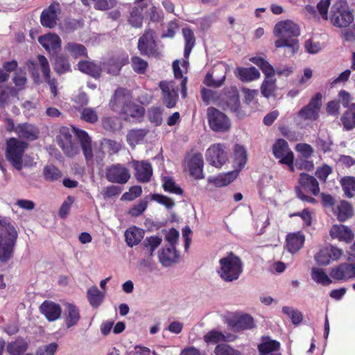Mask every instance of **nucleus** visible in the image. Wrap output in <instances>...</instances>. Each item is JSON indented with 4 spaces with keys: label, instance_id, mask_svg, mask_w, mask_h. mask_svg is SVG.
I'll return each instance as SVG.
<instances>
[{
    "label": "nucleus",
    "instance_id": "4",
    "mask_svg": "<svg viewBox=\"0 0 355 355\" xmlns=\"http://www.w3.org/2000/svg\"><path fill=\"white\" fill-rule=\"evenodd\" d=\"M300 186L295 189L297 197L304 202L315 204L316 200L304 193L302 190L309 192L313 196H318L320 193L319 183L315 178L306 173H301L298 180Z\"/></svg>",
    "mask_w": 355,
    "mask_h": 355
},
{
    "label": "nucleus",
    "instance_id": "48",
    "mask_svg": "<svg viewBox=\"0 0 355 355\" xmlns=\"http://www.w3.org/2000/svg\"><path fill=\"white\" fill-rule=\"evenodd\" d=\"M17 90L14 87H0V106L4 107L10 101V97H17Z\"/></svg>",
    "mask_w": 355,
    "mask_h": 355
},
{
    "label": "nucleus",
    "instance_id": "56",
    "mask_svg": "<svg viewBox=\"0 0 355 355\" xmlns=\"http://www.w3.org/2000/svg\"><path fill=\"white\" fill-rule=\"evenodd\" d=\"M131 67L135 72L138 74H144L148 67V62L139 56L131 58Z\"/></svg>",
    "mask_w": 355,
    "mask_h": 355
},
{
    "label": "nucleus",
    "instance_id": "32",
    "mask_svg": "<svg viewBox=\"0 0 355 355\" xmlns=\"http://www.w3.org/2000/svg\"><path fill=\"white\" fill-rule=\"evenodd\" d=\"M279 348V342L271 339L269 336L261 337V343L258 345L260 355H269L274 352H277Z\"/></svg>",
    "mask_w": 355,
    "mask_h": 355
},
{
    "label": "nucleus",
    "instance_id": "44",
    "mask_svg": "<svg viewBox=\"0 0 355 355\" xmlns=\"http://www.w3.org/2000/svg\"><path fill=\"white\" fill-rule=\"evenodd\" d=\"M174 76L175 78H182L180 83L182 97L184 99L187 96V77H183L182 71L180 67V61L175 60L172 64Z\"/></svg>",
    "mask_w": 355,
    "mask_h": 355
},
{
    "label": "nucleus",
    "instance_id": "61",
    "mask_svg": "<svg viewBox=\"0 0 355 355\" xmlns=\"http://www.w3.org/2000/svg\"><path fill=\"white\" fill-rule=\"evenodd\" d=\"M282 312L291 318L293 324H298L302 320V313L297 310H293L289 306H283Z\"/></svg>",
    "mask_w": 355,
    "mask_h": 355
},
{
    "label": "nucleus",
    "instance_id": "2",
    "mask_svg": "<svg viewBox=\"0 0 355 355\" xmlns=\"http://www.w3.org/2000/svg\"><path fill=\"white\" fill-rule=\"evenodd\" d=\"M220 268L218 273L220 278L226 282H232L237 280L243 270V264L241 259L233 252L220 259Z\"/></svg>",
    "mask_w": 355,
    "mask_h": 355
},
{
    "label": "nucleus",
    "instance_id": "34",
    "mask_svg": "<svg viewBox=\"0 0 355 355\" xmlns=\"http://www.w3.org/2000/svg\"><path fill=\"white\" fill-rule=\"evenodd\" d=\"M235 74L242 82H250L260 77L259 71L254 67H237Z\"/></svg>",
    "mask_w": 355,
    "mask_h": 355
},
{
    "label": "nucleus",
    "instance_id": "11",
    "mask_svg": "<svg viewBox=\"0 0 355 355\" xmlns=\"http://www.w3.org/2000/svg\"><path fill=\"white\" fill-rule=\"evenodd\" d=\"M57 142L67 157H73L79 152L78 144L73 139L67 128H60V134L57 136Z\"/></svg>",
    "mask_w": 355,
    "mask_h": 355
},
{
    "label": "nucleus",
    "instance_id": "38",
    "mask_svg": "<svg viewBox=\"0 0 355 355\" xmlns=\"http://www.w3.org/2000/svg\"><path fill=\"white\" fill-rule=\"evenodd\" d=\"M234 171H238L239 173L246 164L248 160L247 152L243 146L236 144L234 148Z\"/></svg>",
    "mask_w": 355,
    "mask_h": 355
},
{
    "label": "nucleus",
    "instance_id": "17",
    "mask_svg": "<svg viewBox=\"0 0 355 355\" xmlns=\"http://www.w3.org/2000/svg\"><path fill=\"white\" fill-rule=\"evenodd\" d=\"M203 167L204 160L201 153H196L187 157V168L190 175L195 179L200 180L204 178Z\"/></svg>",
    "mask_w": 355,
    "mask_h": 355
},
{
    "label": "nucleus",
    "instance_id": "7",
    "mask_svg": "<svg viewBox=\"0 0 355 355\" xmlns=\"http://www.w3.org/2000/svg\"><path fill=\"white\" fill-rule=\"evenodd\" d=\"M207 120L210 128L216 132H225L231 128L230 119L223 112L213 107L207 108Z\"/></svg>",
    "mask_w": 355,
    "mask_h": 355
},
{
    "label": "nucleus",
    "instance_id": "25",
    "mask_svg": "<svg viewBox=\"0 0 355 355\" xmlns=\"http://www.w3.org/2000/svg\"><path fill=\"white\" fill-rule=\"evenodd\" d=\"M75 135L80 141L83 153L86 160L90 161L93 158V152L92 148V141L87 132L83 130L73 128Z\"/></svg>",
    "mask_w": 355,
    "mask_h": 355
},
{
    "label": "nucleus",
    "instance_id": "14",
    "mask_svg": "<svg viewBox=\"0 0 355 355\" xmlns=\"http://www.w3.org/2000/svg\"><path fill=\"white\" fill-rule=\"evenodd\" d=\"M343 250L332 245L324 247L314 255V259L319 266L329 265L331 261L340 258Z\"/></svg>",
    "mask_w": 355,
    "mask_h": 355
},
{
    "label": "nucleus",
    "instance_id": "28",
    "mask_svg": "<svg viewBox=\"0 0 355 355\" xmlns=\"http://www.w3.org/2000/svg\"><path fill=\"white\" fill-rule=\"evenodd\" d=\"M332 211L339 221L344 222L352 217L354 209L352 204L349 202L340 200L333 207Z\"/></svg>",
    "mask_w": 355,
    "mask_h": 355
},
{
    "label": "nucleus",
    "instance_id": "13",
    "mask_svg": "<svg viewBox=\"0 0 355 355\" xmlns=\"http://www.w3.org/2000/svg\"><path fill=\"white\" fill-rule=\"evenodd\" d=\"M225 147L222 144H214L206 151L207 162L211 166L220 168L227 161Z\"/></svg>",
    "mask_w": 355,
    "mask_h": 355
},
{
    "label": "nucleus",
    "instance_id": "40",
    "mask_svg": "<svg viewBox=\"0 0 355 355\" xmlns=\"http://www.w3.org/2000/svg\"><path fill=\"white\" fill-rule=\"evenodd\" d=\"M182 31L184 40V57L188 59L195 46L196 37L193 31L189 28H184Z\"/></svg>",
    "mask_w": 355,
    "mask_h": 355
},
{
    "label": "nucleus",
    "instance_id": "50",
    "mask_svg": "<svg viewBox=\"0 0 355 355\" xmlns=\"http://www.w3.org/2000/svg\"><path fill=\"white\" fill-rule=\"evenodd\" d=\"M311 278L318 284L328 286L331 284V279L328 277L323 269L313 267L311 269Z\"/></svg>",
    "mask_w": 355,
    "mask_h": 355
},
{
    "label": "nucleus",
    "instance_id": "51",
    "mask_svg": "<svg viewBox=\"0 0 355 355\" xmlns=\"http://www.w3.org/2000/svg\"><path fill=\"white\" fill-rule=\"evenodd\" d=\"M87 298L90 304L97 308L103 302V295L96 286H92L87 291Z\"/></svg>",
    "mask_w": 355,
    "mask_h": 355
},
{
    "label": "nucleus",
    "instance_id": "8",
    "mask_svg": "<svg viewBox=\"0 0 355 355\" xmlns=\"http://www.w3.org/2000/svg\"><path fill=\"white\" fill-rule=\"evenodd\" d=\"M322 105V95L318 92L311 98L307 105L298 111L297 116L304 121H315L319 119Z\"/></svg>",
    "mask_w": 355,
    "mask_h": 355
},
{
    "label": "nucleus",
    "instance_id": "23",
    "mask_svg": "<svg viewBox=\"0 0 355 355\" xmlns=\"http://www.w3.org/2000/svg\"><path fill=\"white\" fill-rule=\"evenodd\" d=\"M38 42L49 53H56L61 49V39L55 33L42 35Z\"/></svg>",
    "mask_w": 355,
    "mask_h": 355
},
{
    "label": "nucleus",
    "instance_id": "29",
    "mask_svg": "<svg viewBox=\"0 0 355 355\" xmlns=\"http://www.w3.org/2000/svg\"><path fill=\"white\" fill-rule=\"evenodd\" d=\"M304 241L305 238L302 232L288 234L286 239V246L288 251L291 253L297 252L302 248Z\"/></svg>",
    "mask_w": 355,
    "mask_h": 355
},
{
    "label": "nucleus",
    "instance_id": "53",
    "mask_svg": "<svg viewBox=\"0 0 355 355\" xmlns=\"http://www.w3.org/2000/svg\"><path fill=\"white\" fill-rule=\"evenodd\" d=\"M148 132L149 130L146 128L131 130L127 135V141L129 144H138Z\"/></svg>",
    "mask_w": 355,
    "mask_h": 355
},
{
    "label": "nucleus",
    "instance_id": "55",
    "mask_svg": "<svg viewBox=\"0 0 355 355\" xmlns=\"http://www.w3.org/2000/svg\"><path fill=\"white\" fill-rule=\"evenodd\" d=\"M162 187L165 191L180 196L183 194V190L181 187L176 184L175 181L170 177H165L164 178Z\"/></svg>",
    "mask_w": 355,
    "mask_h": 355
},
{
    "label": "nucleus",
    "instance_id": "3",
    "mask_svg": "<svg viewBox=\"0 0 355 355\" xmlns=\"http://www.w3.org/2000/svg\"><path fill=\"white\" fill-rule=\"evenodd\" d=\"M6 234H0V263H7L13 256L18 236L15 227L6 220H0Z\"/></svg>",
    "mask_w": 355,
    "mask_h": 355
},
{
    "label": "nucleus",
    "instance_id": "45",
    "mask_svg": "<svg viewBox=\"0 0 355 355\" xmlns=\"http://www.w3.org/2000/svg\"><path fill=\"white\" fill-rule=\"evenodd\" d=\"M261 93L266 98L275 96L277 89L276 79L275 78H265L261 85Z\"/></svg>",
    "mask_w": 355,
    "mask_h": 355
},
{
    "label": "nucleus",
    "instance_id": "35",
    "mask_svg": "<svg viewBox=\"0 0 355 355\" xmlns=\"http://www.w3.org/2000/svg\"><path fill=\"white\" fill-rule=\"evenodd\" d=\"M80 319L79 309L73 304L67 303L65 309V324L67 328L75 326Z\"/></svg>",
    "mask_w": 355,
    "mask_h": 355
},
{
    "label": "nucleus",
    "instance_id": "20",
    "mask_svg": "<svg viewBox=\"0 0 355 355\" xmlns=\"http://www.w3.org/2000/svg\"><path fill=\"white\" fill-rule=\"evenodd\" d=\"M223 101L224 105L231 112L235 113L239 118L244 116V114L240 108L239 94L236 89L226 92Z\"/></svg>",
    "mask_w": 355,
    "mask_h": 355
},
{
    "label": "nucleus",
    "instance_id": "46",
    "mask_svg": "<svg viewBox=\"0 0 355 355\" xmlns=\"http://www.w3.org/2000/svg\"><path fill=\"white\" fill-rule=\"evenodd\" d=\"M42 173L44 180L48 182L57 181L62 176V171L53 164L45 166Z\"/></svg>",
    "mask_w": 355,
    "mask_h": 355
},
{
    "label": "nucleus",
    "instance_id": "63",
    "mask_svg": "<svg viewBox=\"0 0 355 355\" xmlns=\"http://www.w3.org/2000/svg\"><path fill=\"white\" fill-rule=\"evenodd\" d=\"M214 353L216 355H241L239 351L227 344L218 345L214 349Z\"/></svg>",
    "mask_w": 355,
    "mask_h": 355
},
{
    "label": "nucleus",
    "instance_id": "16",
    "mask_svg": "<svg viewBox=\"0 0 355 355\" xmlns=\"http://www.w3.org/2000/svg\"><path fill=\"white\" fill-rule=\"evenodd\" d=\"M329 275L331 278L336 281L346 282L355 279V263L345 262L342 263L330 270Z\"/></svg>",
    "mask_w": 355,
    "mask_h": 355
},
{
    "label": "nucleus",
    "instance_id": "36",
    "mask_svg": "<svg viewBox=\"0 0 355 355\" xmlns=\"http://www.w3.org/2000/svg\"><path fill=\"white\" fill-rule=\"evenodd\" d=\"M343 128L351 130L355 128V103H352L340 117Z\"/></svg>",
    "mask_w": 355,
    "mask_h": 355
},
{
    "label": "nucleus",
    "instance_id": "54",
    "mask_svg": "<svg viewBox=\"0 0 355 355\" xmlns=\"http://www.w3.org/2000/svg\"><path fill=\"white\" fill-rule=\"evenodd\" d=\"M144 17L137 7H134L130 12L128 17V23L134 28H139L142 26Z\"/></svg>",
    "mask_w": 355,
    "mask_h": 355
},
{
    "label": "nucleus",
    "instance_id": "33",
    "mask_svg": "<svg viewBox=\"0 0 355 355\" xmlns=\"http://www.w3.org/2000/svg\"><path fill=\"white\" fill-rule=\"evenodd\" d=\"M231 325L234 331H239L252 329L254 327V322L251 315L243 314L233 320Z\"/></svg>",
    "mask_w": 355,
    "mask_h": 355
},
{
    "label": "nucleus",
    "instance_id": "39",
    "mask_svg": "<svg viewBox=\"0 0 355 355\" xmlns=\"http://www.w3.org/2000/svg\"><path fill=\"white\" fill-rule=\"evenodd\" d=\"M80 71L92 76L94 78H99L101 74V68L98 64L87 60L80 61L78 64Z\"/></svg>",
    "mask_w": 355,
    "mask_h": 355
},
{
    "label": "nucleus",
    "instance_id": "37",
    "mask_svg": "<svg viewBox=\"0 0 355 355\" xmlns=\"http://www.w3.org/2000/svg\"><path fill=\"white\" fill-rule=\"evenodd\" d=\"M28 347V344L26 340L19 337L7 344L6 351L10 355H21Z\"/></svg>",
    "mask_w": 355,
    "mask_h": 355
},
{
    "label": "nucleus",
    "instance_id": "62",
    "mask_svg": "<svg viewBox=\"0 0 355 355\" xmlns=\"http://www.w3.org/2000/svg\"><path fill=\"white\" fill-rule=\"evenodd\" d=\"M12 81L18 93L19 91H21L25 88L26 84L27 83L26 73L22 71L15 72L12 78Z\"/></svg>",
    "mask_w": 355,
    "mask_h": 355
},
{
    "label": "nucleus",
    "instance_id": "1",
    "mask_svg": "<svg viewBox=\"0 0 355 355\" xmlns=\"http://www.w3.org/2000/svg\"><path fill=\"white\" fill-rule=\"evenodd\" d=\"M274 35L279 38L275 41L276 48L288 47L292 55L299 49L297 37L300 34L298 26L290 20L277 23L273 30Z\"/></svg>",
    "mask_w": 355,
    "mask_h": 355
},
{
    "label": "nucleus",
    "instance_id": "57",
    "mask_svg": "<svg viewBox=\"0 0 355 355\" xmlns=\"http://www.w3.org/2000/svg\"><path fill=\"white\" fill-rule=\"evenodd\" d=\"M102 144L107 149V153L110 155L118 153L123 147L121 140L116 141L110 139H104Z\"/></svg>",
    "mask_w": 355,
    "mask_h": 355
},
{
    "label": "nucleus",
    "instance_id": "27",
    "mask_svg": "<svg viewBox=\"0 0 355 355\" xmlns=\"http://www.w3.org/2000/svg\"><path fill=\"white\" fill-rule=\"evenodd\" d=\"M38 61L42 68V71L44 78L45 81L49 84L50 87V90L53 96L55 97L58 96V89H57V80L55 78H51L50 76V67L49 64V62L46 58L42 55H39L37 56Z\"/></svg>",
    "mask_w": 355,
    "mask_h": 355
},
{
    "label": "nucleus",
    "instance_id": "43",
    "mask_svg": "<svg viewBox=\"0 0 355 355\" xmlns=\"http://www.w3.org/2000/svg\"><path fill=\"white\" fill-rule=\"evenodd\" d=\"M291 152L287 141L283 139H277L272 146V153L277 159H282Z\"/></svg>",
    "mask_w": 355,
    "mask_h": 355
},
{
    "label": "nucleus",
    "instance_id": "12",
    "mask_svg": "<svg viewBox=\"0 0 355 355\" xmlns=\"http://www.w3.org/2000/svg\"><path fill=\"white\" fill-rule=\"evenodd\" d=\"M155 35V33L153 29L147 28L139 37L137 48L141 55L150 56L157 53Z\"/></svg>",
    "mask_w": 355,
    "mask_h": 355
},
{
    "label": "nucleus",
    "instance_id": "49",
    "mask_svg": "<svg viewBox=\"0 0 355 355\" xmlns=\"http://www.w3.org/2000/svg\"><path fill=\"white\" fill-rule=\"evenodd\" d=\"M340 184L347 198H352L355 195V177H343L340 180Z\"/></svg>",
    "mask_w": 355,
    "mask_h": 355
},
{
    "label": "nucleus",
    "instance_id": "64",
    "mask_svg": "<svg viewBox=\"0 0 355 355\" xmlns=\"http://www.w3.org/2000/svg\"><path fill=\"white\" fill-rule=\"evenodd\" d=\"M94 3V8L97 10H107L113 8L117 3L116 0H92Z\"/></svg>",
    "mask_w": 355,
    "mask_h": 355
},
{
    "label": "nucleus",
    "instance_id": "41",
    "mask_svg": "<svg viewBox=\"0 0 355 355\" xmlns=\"http://www.w3.org/2000/svg\"><path fill=\"white\" fill-rule=\"evenodd\" d=\"M238 171H232L225 174L220 175L217 177L209 180L216 187H225L233 182L238 176Z\"/></svg>",
    "mask_w": 355,
    "mask_h": 355
},
{
    "label": "nucleus",
    "instance_id": "60",
    "mask_svg": "<svg viewBox=\"0 0 355 355\" xmlns=\"http://www.w3.org/2000/svg\"><path fill=\"white\" fill-rule=\"evenodd\" d=\"M80 118L89 123H95L98 120L97 112L92 107L83 108L80 113Z\"/></svg>",
    "mask_w": 355,
    "mask_h": 355
},
{
    "label": "nucleus",
    "instance_id": "24",
    "mask_svg": "<svg viewBox=\"0 0 355 355\" xmlns=\"http://www.w3.org/2000/svg\"><path fill=\"white\" fill-rule=\"evenodd\" d=\"M329 235L332 239H337L346 243H351L354 238L352 230L344 225H334L330 229Z\"/></svg>",
    "mask_w": 355,
    "mask_h": 355
},
{
    "label": "nucleus",
    "instance_id": "58",
    "mask_svg": "<svg viewBox=\"0 0 355 355\" xmlns=\"http://www.w3.org/2000/svg\"><path fill=\"white\" fill-rule=\"evenodd\" d=\"M54 69L58 74H62L71 70L69 60L63 56H58L54 64Z\"/></svg>",
    "mask_w": 355,
    "mask_h": 355
},
{
    "label": "nucleus",
    "instance_id": "6",
    "mask_svg": "<svg viewBox=\"0 0 355 355\" xmlns=\"http://www.w3.org/2000/svg\"><path fill=\"white\" fill-rule=\"evenodd\" d=\"M329 19L334 26L345 28L353 22L354 15L347 3L339 1L332 6Z\"/></svg>",
    "mask_w": 355,
    "mask_h": 355
},
{
    "label": "nucleus",
    "instance_id": "22",
    "mask_svg": "<svg viewBox=\"0 0 355 355\" xmlns=\"http://www.w3.org/2000/svg\"><path fill=\"white\" fill-rule=\"evenodd\" d=\"M130 100L131 96L126 89L119 87L115 90L114 95L110 101L109 105L112 110L120 113L121 109H123L125 105L128 104V102Z\"/></svg>",
    "mask_w": 355,
    "mask_h": 355
},
{
    "label": "nucleus",
    "instance_id": "30",
    "mask_svg": "<svg viewBox=\"0 0 355 355\" xmlns=\"http://www.w3.org/2000/svg\"><path fill=\"white\" fill-rule=\"evenodd\" d=\"M159 260L164 266H170L172 263H176L178 260L179 254L175 246H166L163 248L158 253Z\"/></svg>",
    "mask_w": 355,
    "mask_h": 355
},
{
    "label": "nucleus",
    "instance_id": "19",
    "mask_svg": "<svg viewBox=\"0 0 355 355\" xmlns=\"http://www.w3.org/2000/svg\"><path fill=\"white\" fill-rule=\"evenodd\" d=\"M119 114L124 116L125 121L132 118L140 122L144 116L145 109L142 105L135 103L130 100L128 102V104L125 105L123 109H121Z\"/></svg>",
    "mask_w": 355,
    "mask_h": 355
},
{
    "label": "nucleus",
    "instance_id": "21",
    "mask_svg": "<svg viewBox=\"0 0 355 355\" xmlns=\"http://www.w3.org/2000/svg\"><path fill=\"white\" fill-rule=\"evenodd\" d=\"M40 312L49 322L58 320L62 313V309L59 304L51 300H44L39 307Z\"/></svg>",
    "mask_w": 355,
    "mask_h": 355
},
{
    "label": "nucleus",
    "instance_id": "26",
    "mask_svg": "<svg viewBox=\"0 0 355 355\" xmlns=\"http://www.w3.org/2000/svg\"><path fill=\"white\" fill-rule=\"evenodd\" d=\"M39 133L38 128L33 124L22 123L17 125L16 134L19 139L34 141L38 138Z\"/></svg>",
    "mask_w": 355,
    "mask_h": 355
},
{
    "label": "nucleus",
    "instance_id": "5",
    "mask_svg": "<svg viewBox=\"0 0 355 355\" xmlns=\"http://www.w3.org/2000/svg\"><path fill=\"white\" fill-rule=\"evenodd\" d=\"M6 144V159L9 162H10L14 168L20 171L22 168L24 151L28 144L26 142L19 140L15 137H11L7 139Z\"/></svg>",
    "mask_w": 355,
    "mask_h": 355
},
{
    "label": "nucleus",
    "instance_id": "9",
    "mask_svg": "<svg viewBox=\"0 0 355 355\" xmlns=\"http://www.w3.org/2000/svg\"><path fill=\"white\" fill-rule=\"evenodd\" d=\"M162 91V98L167 108L175 107L178 100L179 87L174 80H162L159 83Z\"/></svg>",
    "mask_w": 355,
    "mask_h": 355
},
{
    "label": "nucleus",
    "instance_id": "47",
    "mask_svg": "<svg viewBox=\"0 0 355 355\" xmlns=\"http://www.w3.org/2000/svg\"><path fill=\"white\" fill-rule=\"evenodd\" d=\"M65 50L68 51L71 56L77 58L80 57H87L86 47L81 44L75 42H68L65 45Z\"/></svg>",
    "mask_w": 355,
    "mask_h": 355
},
{
    "label": "nucleus",
    "instance_id": "31",
    "mask_svg": "<svg viewBox=\"0 0 355 355\" xmlns=\"http://www.w3.org/2000/svg\"><path fill=\"white\" fill-rule=\"evenodd\" d=\"M144 231L136 226H132L128 228L125 233V240L127 245L133 247L139 244L144 238Z\"/></svg>",
    "mask_w": 355,
    "mask_h": 355
},
{
    "label": "nucleus",
    "instance_id": "42",
    "mask_svg": "<svg viewBox=\"0 0 355 355\" xmlns=\"http://www.w3.org/2000/svg\"><path fill=\"white\" fill-rule=\"evenodd\" d=\"M250 60L261 69L265 78H274L275 69L268 61L261 57H252Z\"/></svg>",
    "mask_w": 355,
    "mask_h": 355
},
{
    "label": "nucleus",
    "instance_id": "10",
    "mask_svg": "<svg viewBox=\"0 0 355 355\" xmlns=\"http://www.w3.org/2000/svg\"><path fill=\"white\" fill-rule=\"evenodd\" d=\"M129 169L122 164H113L105 169V178L109 182L124 184L130 179Z\"/></svg>",
    "mask_w": 355,
    "mask_h": 355
},
{
    "label": "nucleus",
    "instance_id": "18",
    "mask_svg": "<svg viewBox=\"0 0 355 355\" xmlns=\"http://www.w3.org/2000/svg\"><path fill=\"white\" fill-rule=\"evenodd\" d=\"M132 166L135 171L137 180L141 183L148 182L153 175V168L150 162L146 161H132Z\"/></svg>",
    "mask_w": 355,
    "mask_h": 355
},
{
    "label": "nucleus",
    "instance_id": "52",
    "mask_svg": "<svg viewBox=\"0 0 355 355\" xmlns=\"http://www.w3.org/2000/svg\"><path fill=\"white\" fill-rule=\"evenodd\" d=\"M162 239L158 236L146 237L142 244L149 256L153 254L155 249L162 243Z\"/></svg>",
    "mask_w": 355,
    "mask_h": 355
},
{
    "label": "nucleus",
    "instance_id": "15",
    "mask_svg": "<svg viewBox=\"0 0 355 355\" xmlns=\"http://www.w3.org/2000/svg\"><path fill=\"white\" fill-rule=\"evenodd\" d=\"M60 12L59 3L53 2L48 8L43 10L40 15V23L43 27L53 28L58 21V15Z\"/></svg>",
    "mask_w": 355,
    "mask_h": 355
},
{
    "label": "nucleus",
    "instance_id": "59",
    "mask_svg": "<svg viewBox=\"0 0 355 355\" xmlns=\"http://www.w3.org/2000/svg\"><path fill=\"white\" fill-rule=\"evenodd\" d=\"M148 118L155 125H160L162 123V110L158 107H151L148 112Z\"/></svg>",
    "mask_w": 355,
    "mask_h": 355
}]
</instances>
